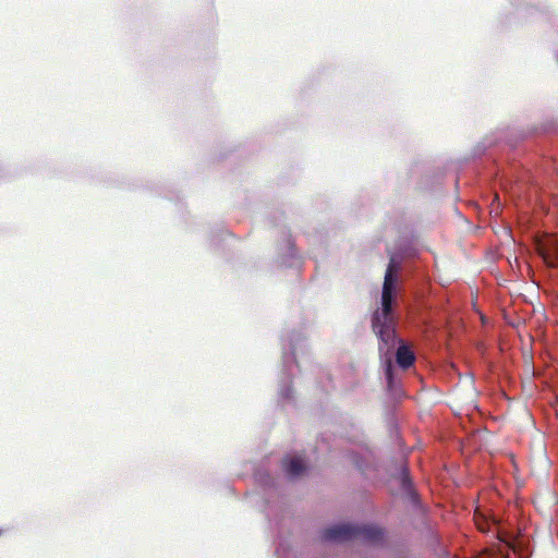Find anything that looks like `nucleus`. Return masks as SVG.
<instances>
[{
    "label": "nucleus",
    "mask_w": 558,
    "mask_h": 558,
    "mask_svg": "<svg viewBox=\"0 0 558 558\" xmlns=\"http://www.w3.org/2000/svg\"><path fill=\"white\" fill-rule=\"evenodd\" d=\"M388 256L389 263L384 277L380 308L373 313L372 328L379 340V359L387 388L393 392L399 385L392 361L393 354L398 366L402 369H408L412 366L415 355L411 348L398 338L393 315V304L397 296L399 272L402 267L403 257L401 254L391 251H388Z\"/></svg>",
    "instance_id": "1"
},
{
    "label": "nucleus",
    "mask_w": 558,
    "mask_h": 558,
    "mask_svg": "<svg viewBox=\"0 0 558 558\" xmlns=\"http://www.w3.org/2000/svg\"><path fill=\"white\" fill-rule=\"evenodd\" d=\"M307 349L306 337L303 332L292 331L287 339L283 340L282 347V367L284 378L279 386V401L287 404L293 400V391L290 387V378L298 368L295 357L298 353H304Z\"/></svg>",
    "instance_id": "2"
},
{
    "label": "nucleus",
    "mask_w": 558,
    "mask_h": 558,
    "mask_svg": "<svg viewBox=\"0 0 558 558\" xmlns=\"http://www.w3.org/2000/svg\"><path fill=\"white\" fill-rule=\"evenodd\" d=\"M537 253L542 256L543 260L548 267H558V238L546 236L545 239L537 240Z\"/></svg>",
    "instance_id": "3"
},
{
    "label": "nucleus",
    "mask_w": 558,
    "mask_h": 558,
    "mask_svg": "<svg viewBox=\"0 0 558 558\" xmlns=\"http://www.w3.org/2000/svg\"><path fill=\"white\" fill-rule=\"evenodd\" d=\"M322 538L326 542H344L355 539V524H335L323 531Z\"/></svg>",
    "instance_id": "4"
},
{
    "label": "nucleus",
    "mask_w": 558,
    "mask_h": 558,
    "mask_svg": "<svg viewBox=\"0 0 558 558\" xmlns=\"http://www.w3.org/2000/svg\"><path fill=\"white\" fill-rule=\"evenodd\" d=\"M278 259L282 266L287 267L296 266L299 263V256L290 234H283L282 242L278 248Z\"/></svg>",
    "instance_id": "5"
},
{
    "label": "nucleus",
    "mask_w": 558,
    "mask_h": 558,
    "mask_svg": "<svg viewBox=\"0 0 558 558\" xmlns=\"http://www.w3.org/2000/svg\"><path fill=\"white\" fill-rule=\"evenodd\" d=\"M383 530L376 525L355 524V539L367 543H377L383 538Z\"/></svg>",
    "instance_id": "6"
},
{
    "label": "nucleus",
    "mask_w": 558,
    "mask_h": 558,
    "mask_svg": "<svg viewBox=\"0 0 558 558\" xmlns=\"http://www.w3.org/2000/svg\"><path fill=\"white\" fill-rule=\"evenodd\" d=\"M282 469L291 480L301 476L305 472L304 462L299 457L284 458L282 460Z\"/></svg>",
    "instance_id": "7"
},
{
    "label": "nucleus",
    "mask_w": 558,
    "mask_h": 558,
    "mask_svg": "<svg viewBox=\"0 0 558 558\" xmlns=\"http://www.w3.org/2000/svg\"><path fill=\"white\" fill-rule=\"evenodd\" d=\"M403 476H402V486L404 489H410L411 487V483H410V480L407 475V470H403Z\"/></svg>",
    "instance_id": "8"
},
{
    "label": "nucleus",
    "mask_w": 558,
    "mask_h": 558,
    "mask_svg": "<svg viewBox=\"0 0 558 558\" xmlns=\"http://www.w3.org/2000/svg\"><path fill=\"white\" fill-rule=\"evenodd\" d=\"M477 525H478V529H480L481 531H483V532H487V531H488V529H487L484 524H482V523H480V522H478V523H477Z\"/></svg>",
    "instance_id": "9"
},
{
    "label": "nucleus",
    "mask_w": 558,
    "mask_h": 558,
    "mask_svg": "<svg viewBox=\"0 0 558 558\" xmlns=\"http://www.w3.org/2000/svg\"><path fill=\"white\" fill-rule=\"evenodd\" d=\"M556 58H557V62H558V51H557V56H556Z\"/></svg>",
    "instance_id": "10"
}]
</instances>
